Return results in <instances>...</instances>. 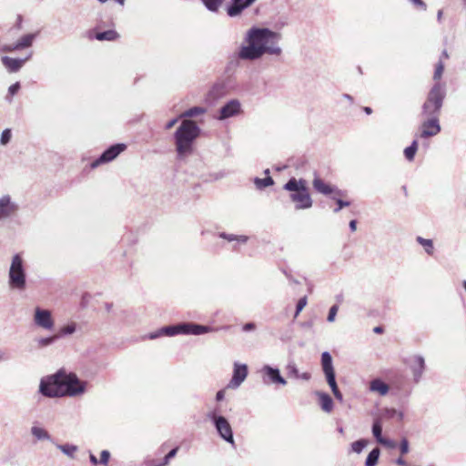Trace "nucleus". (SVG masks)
Listing matches in <instances>:
<instances>
[{"label":"nucleus","mask_w":466,"mask_h":466,"mask_svg":"<svg viewBox=\"0 0 466 466\" xmlns=\"http://www.w3.org/2000/svg\"><path fill=\"white\" fill-rule=\"evenodd\" d=\"M372 434L375 437L377 442L379 443V440H381L382 437V425L380 420L376 419L372 424Z\"/></svg>","instance_id":"obj_37"},{"label":"nucleus","mask_w":466,"mask_h":466,"mask_svg":"<svg viewBox=\"0 0 466 466\" xmlns=\"http://www.w3.org/2000/svg\"><path fill=\"white\" fill-rule=\"evenodd\" d=\"M311 378V375L309 372H303L299 373V379H301L303 380H309Z\"/></svg>","instance_id":"obj_55"},{"label":"nucleus","mask_w":466,"mask_h":466,"mask_svg":"<svg viewBox=\"0 0 466 466\" xmlns=\"http://www.w3.org/2000/svg\"><path fill=\"white\" fill-rule=\"evenodd\" d=\"M206 112V109L202 106H193L180 114V118L194 117L202 115Z\"/></svg>","instance_id":"obj_33"},{"label":"nucleus","mask_w":466,"mask_h":466,"mask_svg":"<svg viewBox=\"0 0 466 466\" xmlns=\"http://www.w3.org/2000/svg\"><path fill=\"white\" fill-rule=\"evenodd\" d=\"M400 451L402 455L407 454L410 451L409 441L403 438L400 443Z\"/></svg>","instance_id":"obj_47"},{"label":"nucleus","mask_w":466,"mask_h":466,"mask_svg":"<svg viewBox=\"0 0 466 466\" xmlns=\"http://www.w3.org/2000/svg\"><path fill=\"white\" fill-rule=\"evenodd\" d=\"M256 1L257 0H231V4L227 8V13L230 17L237 16Z\"/></svg>","instance_id":"obj_19"},{"label":"nucleus","mask_w":466,"mask_h":466,"mask_svg":"<svg viewBox=\"0 0 466 466\" xmlns=\"http://www.w3.org/2000/svg\"><path fill=\"white\" fill-rule=\"evenodd\" d=\"M208 10L217 12L224 0H201Z\"/></svg>","instance_id":"obj_39"},{"label":"nucleus","mask_w":466,"mask_h":466,"mask_svg":"<svg viewBox=\"0 0 466 466\" xmlns=\"http://www.w3.org/2000/svg\"><path fill=\"white\" fill-rule=\"evenodd\" d=\"M331 389V391L332 393H336L337 391H339V388H338V385H337V382L333 383V384H329V385Z\"/></svg>","instance_id":"obj_58"},{"label":"nucleus","mask_w":466,"mask_h":466,"mask_svg":"<svg viewBox=\"0 0 466 466\" xmlns=\"http://www.w3.org/2000/svg\"><path fill=\"white\" fill-rule=\"evenodd\" d=\"M39 391L42 395L49 398L64 396L60 370L54 375L42 379Z\"/></svg>","instance_id":"obj_9"},{"label":"nucleus","mask_w":466,"mask_h":466,"mask_svg":"<svg viewBox=\"0 0 466 466\" xmlns=\"http://www.w3.org/2000/svg\"><path fill=\"white\" fill-rule=\"evenodd\" d=\"M386 412H387L388 416H390V417H393L395 414L398 413V411L394 409H389L386 410Z\"/></svg>","instance_id":"obj_61"},{"label":"nucleus","mask_w":466,"mask_h":466,"mask_svg":"<svg viewBox=\"0 0 466 466\" xmlns=\"http://www.w3.org/2000/svg\"><path fill=\"white\" fill-rule=\"evenodd\" d=\"M8 286L11 289L24 291L26 289L25 261L22 253L12 257L8 271Z\"/></svg>","instance_id":"obj_5"},{"label":"nucleus","mask_w":466,"mask_h":466,"mask_svg":"<svg viewBox=\"0 0 466 466\" xmlns=\"http://www.w3.org/2000/svg\"><path fill=\"white\" fill-rule=\"evenodd\" d=\"M11 137H12L11 130L9 128L5 129L1 134L0 143L2 145L8 144L11 140Z\"/></svg>","instance_id":"obj_42"},{"label":"nucleus","mask_w":466,"mask_h":466,"mask_svg":"<svg viewBox=\"0 0 466 466\" xmlns=\"http://www.w3.org/2000/svg\"><path fill=\"white\" fill-rule=\"evenodd\" d=\"M331 389V391L332 393H336L337 391H339V388H338V385H337V382L333 383V384H329V385Z\"/></svg>","instance_id":"obj_59"},{"label":"nucleus","mask_w":466,"mask_h":466,"mask_svg":"<svg viewBox=\"0 0 466 466\" xmlns=\"http://www.w3.org/2000/svg\"><path fill=\"white\" fill-rule=\"evenodd\" d=\"M410 369L412 370L414 380L419 381L425 370V360L420 355H415L411 358Z\"/></svg>","instance_id":"obj_21"},{"label":"nucleus","mask_w":466,"mask_h":466,"mask_svg":"<svg viewBox=\"0 0 466 466\" xmlns=\"http://www.w3.org/2000/svg\"><path fill=\"white\" fill-rule=\"evenodd\" d=\"M32 56V52L29 53V55L25 58H12L9 56H3L2 57V63L3 65L7 68V70L10 73L17 72L21 69L23 65L30 59Z\"/></svg>","instance_id":"obj_18"},{"label":"nucleus","mask_w":466,"mask_h":466,"mask_svg":"<svg viewBox=\"0 0 466 466\" xmlns=\"http://www.w3.org/2000/svg\"><path fill=\"white\" fill-rule=\"evenodd\" d=\"M308 299L306 296L300 298L297 303L295 318L300 313V311L306 307Z\"/></svg>","instance_id":"obj_43"},{"label":"nucleus","mask_w":466,"mask_h":466,"mask_svg":"<svg viewBox=\"0 0 466 466\" xmlns=\"http://www.w3.org/2000/svg\"><path fill=\"white\" fill-rule=\"evenodd\" d=\"M225 398V390H220L217 392L216 394V400L217 401H221L223 400Z\"/></svg>","instance_id":"obj_54"},{"label":"nucleus","mask_w":466,"mask_h":466,"mask_svg":"<svg viewBox=\"0 0 466 466\" xmlns=\"http://www.w3.org/2000/svg\"><path fill=\"white\" fill-rule=\"evenodd\" d=\"M287 371H288V375L289 377H293L295 379H299V370L296 366V364L294 362H289L288 365H287Z\"/></svg>","instance_id":"obj_40"},{"label":"nucleus","mask_w":466,"mask_h":466,"mask_svg":"<svg viewBox=\"0 0 466 466\" xmlns=\"http://www.w3.org/2000/svg\"><path fill=\"white\" fill-rule=\"evenodd\" d=\"M206 417L213 422L219 437L234 447L233 431L228 420L224 416L217 414L215 410L208 411Z\"/></svg>","instance_id":"obj_7"},{"label":"nucleus","mask_w":466,"mask_h":466,"mask_svg":"<svg viewBox=\"0 0 466 466\" xmlns=\"http://www.w3.org/2000/svg\"><path fill=\"white\" fill-rule=\"evenodd\" d=\"M219 237L223 239L229 241V242L237 240L241 243H246L248 239V238L247 236H237L234 234H228L225 232L219 233Z\"/></svg>","instance_id":"obj_35"},{"label":"nucleus","mask_w":466,"mask_h":466,"mask_svg":"<svg viewBox=\"0 0 466 466\" xmlns=\"http://www.w3.org/2000/svg\"><path fill=\"white\" fill-rule=\"evenodd\" d=\"M445 89L441 83H436L430 90L427 99L422 106V114L425 116H439L443 100Z\"/></svg>","instance_id":"obj_6"},{"label":"nucleus","mask_w":466,"mask_h":466,"mask_svg":"<svg viewBox=\"0 0 466 466\" xmlns=\"http://www.w3.org/2000/svg\"><path fill=\"white\" fill-rule=\"evenodd\" d=\"M213 328L193 322H182L177 325L165 326L147 335L149 339H156L161 336L173 337L178 334L201 335L212 332Z\"/></svg>","instance_id":"obj_4"},{"label":"nucleus","mask_w":466,"mask_h":466,"mask_svg":"<svg viewBox=\"0 0 466 466\" xmlns=\"http://www.w3.org/2000/svg\"><path fill=\"white\" fill-rule=\"evenodd\" d=\"M429 119L421 124L420 137L423 138L436 136L441 131L439 118L437 116H428Z\"/></svg>","instance_id":"obj_17"},{"label":"nucleus","mask_w":466,"mask_h":466,"mask_svg":"<svg viewBox=\"0 0 466 466\" xmlns=\"http://www.w3.org/2000/svg\"><path fill=\"white\" fill-rule=\"evenodd\" d=\"M379 443L387 448H390V449H394L396 447L395 441L386 439V438H382L381 440H379Z\"/></svg>","instance_id":"obj_50"},{"label":"nucleus","mask_w":466,"mask_h":466,"mask_svg":"<svg viewBox=\"0 0 466 466\" xmlns=\"http://www.w3.org/2000/svg\"><path fill=\"white\" fill-rule=\"evenodd\" d=\"M20 89V83L19 82H16L13 85H11L8 88V94H9V96L6 97V99L11 102L12 101V96L14 95H15L18 90Z\"/></svg>","instance_id":"obj_44"},{"label":"nucleus","mask_w":466,"mask_h":466,"mask_svg":"<svg viewBox=\"0 0 466 466\" xmlns=\"http://www.w3.org/2000/svg\"><path fill=\"white\" fill-rule=\"evenodd\" d=\"M177 118H173V119L169 120V121L166 124L165 128H166L167 130L171 129V128H172V127L177 124Z\"/></svg>","instance_id":"obj_53"},{"label":"nucleus","mask_w":466,"mask_h":466,"mask_svg":"<svg viewBox=\"0 0 466 466\" xmlns=\"http://www.w3.org/2000/svg\"><path fill=\"white\" fill-rule=\"evenodd\" d=\"M89 460H90V462L95 466L99 463V461L93 453H90Z\"/></svg>","instance_id":"obj_56"},{"label":"nucleus","mask_w":466,"mask_h":466,"mask_svg":"<svg viewBox=\"0 0 466 466\" xmlns=\"http://www.w3.org/2000/svg\"><path fill=\"white\" fill-rule=\"evenodd\" d=\"M35 326L46 330H52L55 327V320L49 309L36 307L34 313Z\"/></svg>","instance_id":"obj_11"},{"label":"nucleus","mask_w":466,"mask_h":466,"mask_svg":"<svg viewBox=\"0 0 466 466\" xmlns=\"http://www.w3.org/2000/svg\"><path fill=\"white\" fill-rule=\"evenodd\" d=\"M380 451L379 448H374L367 456L365 461V466H376L379 458H380Z\"/></svg>","instance_id":"obj_31"},{"label":"nucleus","mask_w":466,"mask_h":466,"mask_svg":"<svg viewBox=\"0 0 466 466\" xmlns=\"http://www.w3.org/2000/svg\"><path fill=\"white\" fill-rule=\"evenodd\" d=\"M241 112V104L238 99L228 101L218 111L217 119L222 121L238 116Z\"/></svg>","instance_id":"obj_12"},{"label":"nucleus","mask_w":466,"mask_h":466,"mask_svg":"<svg viewBox=\"0 0 466 466\" xmlns=\"http://www.w3.org/2000/svg\"><path fill=\"white\" fill-rule=\"evenodd\" d=\"M248 376V366L246 364L234 363L233 375L228 385V388L237 389L246 380Z\"/></svg>","instance_id":"obj_15"},{"label":"nucleus","mask_w":466,"mask_h":466,"mask_svg":"<svg viewBox=\"0 0 466 466\" xmlns=\"http://www.w3.org/2000/svg\"><path fill=\"white\" fill-rule=\"evenodd\" d=\"M443 70H444V65H443V63L441 61H440L436 65L434 75H433V79L434 80H439L441 77V76H442Z\"/></svg>","instance_id":"obj_45"},{"label":"nucleus","mask_w":466,"mask_h":466,"mask_svg":"<svg viewBox=\"0 0 466 466\" xmlns=\"http://www.w3.org/2000/svg\"><path fill=\"white\" fill-rule=\"evenodd\" d=\"M316 394L319 397L321 409L326 412H330L333 409L331 397L328 393L321 391H318Z\"/></svg>","instance_id":"obj_24"},{"label":"nucleus","mask_w":466,"mask_h":466,"mask_svg":"<svg viewBox=\"0 0 466 466\" xmlns=\"http://www.w3.org/2000/svg\"><path fill=\"white\" fill-rule=\"evenodd\" d=\"M280 34L266 27H251L246 34L247 45L240 46L238 56L242 60H257L265 54L280 56L281 47L279 46Z\"/></svg>","instance_id":"obj_1"},{"label":"nucleus","mask_w":466,"mask_h":466,"mask_svg":"<svg viewBox=\"0 0 466 466\" xmlns=\"http://www.w3.org/2000/svg\"><path fill=\"white\" fill-rule=\"evenodd\" d=\"M58 450L61 451L66 456H67L70 459H75L76 452L78 451V447L74 444H59L57 442H55L54 444Z\"/></svg>","instance_id":"obj_25"},{"label":"nucleus","mask_w":466,"mask_h":466,"mask_svg":"<svg viewBox=\"0 0 466 466\" xmlns=\"http://www.w3.org/2000/svg\"><path fill=\"white\" fill-rule=\"evenodd\" d=\"M418 150V142L417 140H413L411 145L404 149V156L409 161H412L414 159L415 154Z\"/></svg>","instance_id":"obj_34"},{"label":"nucleus","mask_w":466,"mask_h":466,"mask_svg":"<svg viewBox=\"0 0 466 466\" xmlns=\"http://www.w3.org/2000/svg\"><path fill=\"white\" fill-rule=\"evenodd\" d=\"M334 397L339 400V401H342L343 400V396L341 394L340 391H337L336 393L333 394Z\"/></svg>","instance_id":"obj_62"},{"label":"nucleus","mask_w":466,"mask_h":466,"mask_svg":"<svg viewBox=\"0 0 466 466\" xmlns=\"http://www.w3.org/2000/svg\"><path fill=\"white\" fill-rule=\"evenodd\" d=\"M18 210V206L10 196L0 198V221L12 218Z\"/></svg>","instance_id":"obj_14"},{"label":"nucleus","mask_w":466,"mask_h":466,"mask_svg":"<svg viewBox=\"0 0 466 466\" xmlns=\"http://www.w3.org/2000/svg\"><path fill=\"white\" fill-rule=\"evenodd\" d=\"M321 367L323 372L334 370L332 357L328 351L321 354Z\"/></svg>","instance_id":"obj_29"},{"label":"nucleus","mask_w":466,"mask_h":466,"mask_svg":"<svg viewBox=\"0 0 466 466\" xmlns=\"http://www.w3.org/2000/svg\"><path fill=\"white\" fill-rule=\"evenodd\" d=\"M283 189L289 192V199L295 204V208L308 209L313 205L307 181L303 178L291 177L283 186Z\"/></svg>","instance_id":"obj_3"},{"label":"nucleus","mask_w":466,"mask_h":466,"mask_svg":"<svg viewBox=\"0 0 466 466\" xmlns=\"http://www.w3.org/2000/svg\"><path fill=\"white\" fill-rule=\"evenodd\" d=\"M31 434L37 440V441H48L51 443L55 444V440L52 438V436L48 433V431L39 426H33L31 428Z\"/></svg>","instance_id":"obj_23"},{"label":"nucleus","mask_w":466,"mask_h":466,"mask_svg":"<svg viewBox=\"0 0 466 466\" xmlns=\"http://www.w3.org/2000/svg\"><path fill=\"white\" fill-rule=\"evenodd\" d=\"M313 188L318 192L325 196H329L331 194H335L338 196H342V191L337 188L336 187L331 186L330 184L326 183L323 179H321L319 176L315 174L314 179L312 181Z\"/></svg>","instance_id":"obj_16"},{"label":"nucleus","mask_w":466,"mask_h":466,"mask_svg":"<svg viewBox=\"0 0 466 466\" xmlns=\"http://www.w3.org/2000/svg\"><path fill=\"white\" fill-rule=\"evenodd\" d=\"M60 374L64 396L74 397L86 391V382L81 381L76 374L65 370H60Z\"/></svg>","instance_id":"obj_8"},{"label":"nucleus","mask_w":466,"mask_h":466,"mask_svg":"<svg viewBox=\"0 0 466 466\" xmlns=\"http://www.w3.org/2000/svg\"><path fill=\"white\" fill-rule=\"evenodd\" d=\"M263 374V381L266 384H280L285 386L287 380L281 376L280 371L278 368H273L269 365H265L261 369Z\"/></svg>","instance_id":"obj_13"},{"label":"nucleus","mask_w":466,"mask_h":466,"mask_svg":"<svg viewBox=\"0 0 466 466\" xmlns=\"http://www.w3.org/2000/svg\"><path fill=\"white\" fill-rule=\"evenodd\" d=\"M370 390L378 392L380 396H385L390 390V387L380 379H374L370 383Z\"/></svg>","instance_id":"obj_22"},{"label":"nucleus","mask_w":466,"mask_h":466,"mask_svg":"<svg viewBox=\"0 0 466 466\" xmlns=\"http://www.w3.org/2000/svg\"><path fill=\"white\" fill-rule=\"evenodd\" d=\"M110 458V452L106 450L101 451L99 463L102 465H107Z\"/></svg>","instance_id":"obj_48"},{"label":"nucleus","mask_w":466,"mask_h":466,"mask_svg":"<svg viewBox=\"0 0 466 466\" xmlns=\"http://www.w3.org/2000/svg\"><path fill=\"white\" fill-rule=\"evenodd\" d=\"M415 5L422 10H426V4L422 0H410Z\"/></svg>","instance_id":"obj_52"},{"label":"nucleus","mask_w":466,"mask_h":466,"mask_svg":"<svg viewBox=\"0 0 466 466\" xmlns=\"http://www.w3.org/2000/svg\"><path fill=\"white\" fill-rule=\"evenodd\" d=\"M200 134V128L193 120L184 119L174 134L176 151L179 158L193 151L195 140Z\"/></svg>","instance_id":"obj_2"},{"label":"nucleus","mask_w":466,"mask_h":466,"mask_svg":"<svg viewBox=\"0 0 466 466\" xmlns=\"http://www.w3.org/2000/svg\"><path fill=\"white\" fill-rule=\"evenodd\" d=\"M373 331H374L375 333H377V334H380V333H382V332H383V328H382V327H380V326L375 327V328L373 329Z\"/></svg>","instance_id":"obj_63"},{"label":"nucleus","mask_w":466,"mask_h":466,"mask_svg":"<svg viewBox=\"0 0 466 466\" xmlns=\"http://www.w3.org/2000/svg\"><path fill=\"white\" fill-rule=\"evenodd\" d=\"M324 375L329 385L336 382L335 370L326 371L324 372Z\"/></svg>","instance_id":"obj_49"},{"label":"nucleus","mask_w":466,"mask_h":466,"mask_svg":"<svg viewBox=\"0 0 466 466\" xmlns=\"http://www.w3.org/2000/svg\"><path fill=\"white\" fill-rule=\"evenodd\" d=\"M119 37V35L115 30H106L97 33L96 38L99 41H114Z\"/></svg>","instance_id":"obj_28"},{"label":"nucleus","mask_w":466,"mask_h":466,"mask_svg":"<svg viewBox=\"0 0 466 466\" xmlns=\"http://www.w3.org/2000/svg\"><path fill=\"white\" fill-rule=\"evenodd\" d=\"M442 15H443L442 10H439V11H438V13H437V20H438L439 22H441Z\"/></svg>","instance_id":"obj_64"},{"label":"nucleus","mask_w":466,"mask_h":466,"mask_svg":"<svg viewBox=\"0 0 466 466\" xmlns=\"http://www.w3.org/2000/svg\"><path fill=\"white\" fill-rule=\"evenodd\" d=\"M338 310H339V306L338 305H333V306L330 307L329 311V315H328V318H327V320L329 322H333L335 320V318H336V315L338 313Z\"/></svg>","instance_id":"obj_46"},{"label":"nucleus","mask_w":466,"mask_h":466,"mask_svg":"<svg viewBox=\"0 0 466 466\" xmlns=\"http://www.w3.org/2000/svg\"><path fill=\"white\" fill-rule=\"evenodd\" d=\"M56 340H58V338H57L56 334H54L49 337L38 339L36 340V343L39 348H46V347L52 345L53 343H55Z\"/></svg>","instance_id":"obj_36"},{"label":"nucleus","mask_w":466,"mask_h":466,"mask_svg":"<svg viewBox=\"0 0 466 466\" xmlns=\"http://www.w3.org/2000/svg\"><path fill=\"white\" fill-rule=\"evenodd\" d=\"M416 241L424 248L425 252L428 255H432L434 252L433 241L429 238H424L422 237H417Z\"/></svg>","instance_id":"obj_32"},{"label":"nucleus","mask_w":466,"mask_h":466,"mask_svg":"<svg viewBox=\"0 0 466 466\" xmlns=\"http://www.w3.org/2000/svg\"><path fill=\"white\" fill-rule=\"evenodd\" d=\"M368 445V441L365 439L358 440L351 443V451L357 454H360L362 452V451L366 448Z\"/></svg>","instance_id":"obj_38"},{"label":"nucleus","mask_w":466,"mask_h":466,"mask_svg":"<svg viewBox=\"0 0 466 466\" xmlns=\"http://www.w3.org/2000/svg\"><path fill=\"white\" fill-rule=\"evenodd\" d=\"M76 323L72 321L70 323H67L66 325L62 326L56 334L59 339L63 337L72 335L73 333L76 332Z\"/></svg>","instance_id":"obj_26"},{"label":"nucleus","mask_w":466,"mask_h":466,"mask_svg":"<svg viewBox=\"0 0 466 466\" xmlns=\"http://www.w3.org/2000/svg\"><path fill=\"white\" fill-rule=\"evenodd\" d=\"M178 450L179 447H175L161 461L157 462L152 461L151 466H167L170 463L171 459H173L177 455Z\"/></svg>","instance_id":"obj_30"},{"label":"nucleus","mask_w":466,"mask_h":466,"mask_svg":"<svg viewBox=\"0 0 466 466\" xmlns=\"http://www.w3.org/2000/svg\"><path fill=\"white\" fill-rule=\"evenodd\" d=\"M265 174H267V177L265 178H259V177L254 178V184L258 189H263V188L272 186L274 184V180L272 179V177L270 176H268V174H269L268 169L265 170Z\"/></svg>","instance_id":"obj_27"},{"label":"nucleus","mask_w":466,"mask_h":466,"mask_svg":"<svg viewBox=\"0 0 466 466\" xmlns=\"http://www.w3.org/2000/svg\"><path fill=\"white\" fill-rule=\"evenodd\" d=\"M349 226L351 231H355L357 229V221L354 219L350 220Z\"/></svg>","instance_id":"obj_57"},{"label":"nucleus","mask_w":466,"mask_h":466,"mask_svg":"<svg viewBox=\"0 0 466 466\" xmlns=\"http://www.w3.org/2000/svg\"><path fill=\"white\" fill-rule=\"evenodd\" d=\"M127 148V146L123 143L115 144L106 149L99 157L94 160L90 167L91 168H96L102 164L108 163L114 160L121 152Z\"/></svg>","instance_id":"obj_10"},{"label":"nucleus","mask_w":466,"mask_h":466,"mask_svg":"<svg viewBox=\"0 0 466 466\" xmlns=\"http://www.w3.org/2000/svg\"><path fill=\"white\" fill-rule=\"evenodd\" d=\"M36 35L35 34H27L23 35L18 41L13 46H7L4 47V51L12 52L23 48H26L32 46Z\"/></svg>","instance_id":"obj_20"},{"label":"nucleus","mask_w":466,"mask_h":466,"mask_svg":"<svg viewBox=\"0 0 466 466\" xmlns=\"http://www.w3.org/2000/svg\"><path fill=\"white\" fill-rule=\"evenodd\" d=\"M256 329V324L254 322H248L242 326V330L248 332L252 331Z\"/></svg>","instance_id":"obj_51"},{"label":"nucleus","mask_w":466,"mask_h":466,"mask_svg":"<svg viewBox=\"0 0 466 466\" xmlns=\"http://www.w3.org/2000/svg\"><path fill=\"white\" fill-rule=\"evenodd\" d=\"M396 463L400 466H406L407 462L404 459H402L401 457L400 458H398L396 460Z\"/></svg>","instance_id":"obj_60"},{"label":"nucleus","mask_w":466,"mask_h":466,"mask_svg":"<svg viewBox=\"0 0 466 466\" xmlns=\"http://www.w3.org/2000/svg\"><path fill=\"white\" fill-rule=\"evenodd\" d=\"M332 199H334L338 205V207L334 208L335 213L339 212L343 208L349 207L350 205V201L342 200L341 198H338L335 196L332 197Z\"/></svg>","instance_id":"obj_41"}]
</instances>
